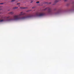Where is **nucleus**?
Returning a JSON list of instances; mask_svg holds the SVG:
<instances>
[{"mask_svg": "<svg viewBox=\"0 0 74 74\" xmlns=\"http://www.w3.org/2000/svg\"><path fill=\"white\" fill-rule=\"evenodd\" d=\"M47 15V12H41L37 13L34 15H25V13L23 12H22L19 15H14L12 18H10V17H5L2 18H0V22H6L11 21V20L19 21L21 19H25L27 18H30L33 17H36V16L42 17Z\"/></svg>", "mask_w": 74, "mask_h": 74, "instance_id": "obj_1", "label": "nucleus"}, {"mask_svg": "<svg viewBox=\"0 0 74 74\" xmlns=\"http://www.w3.org/2000/svg\"><path fill=\"white\" fill-rule=\"evenodd\" d=\"M69 11H74V6H73L72 8L71 9H70Z\"/></svg>", "mask_w": 74, "mask_h": 74, "instance_id": "obj_2", "label": "nucleus"}, {"mask_svg": "<svg viewBox=\"0 0 74 74\" xmlns=\"http://www.w3.org/2000/svg\"><path fill=\"white\" fill-rule=\"evenodd\" d=\"M58 2H59V1H56L54 2V3H53V5H54L56 4V3H57Z\"/></svg>", "mask_w": 74, "mask_h": 74, "instance_id": "obj_3", "label": "nucleus"}, {"mask_svg": "<svg viewBox=\"0 0 74 74\" xmlns=\"http://www.w3.org/2000/svg\"><path fill=\"white\" fill-rule=\"evenodd\" d=\"M44 4H51V2H49V3H48L47 2H44Z\"/></svg>", "mask_w": 74, "mask_h": 74, "instance_id": "obj_4", "label": "nucleus"}, {"mask_svg": "<svg viewBox=\"0 0 74 74\" xmlns=\"http://www.w3.org/2000/svg\"><path fill=\"white\" fill-rule=\"evenodd\" d=\"M20 8L21 9H26L27 8L26 7L23 8L22 7H21Z\"/></svg>", "mask_w": 74, "mask_h": 74, "instance_id": "obj_5", "label": "nucleus"}, {"mask_svg": "<svg viewBox=\"0 0 74 74\" xmlns=\"http://www.w3.org/2000/svg\"><path fill=\"white\" fill-rule=\"evenodd\" d=\"M18 8V7H14L13 8V9L14 10L15 9H17V8Z\"/></svg>", "mask_w": 74, "mask_h": 74, "instance_id": "obj_6", "label": "nucleus"}, {"mask_svg": "<svg viewBox=\"0 0 74 74\" xmlns=\"http://www.w3.org/2000/svg\"><path fill=\"white\" fill-rule=\"evenodd\" d=\"M9 14H13L14 12H11L9 13Z\"/></svg>", "mask_w": 74, "mask_h": 74, "instance_id": "obj_7", "label": "nucleus"}, {"mask_svg": "<svg viewBox=\"0 0 74 74\" xmlns=\"http://www.w3.org/2000/svg\"><path fill=\"white\" fill-rule=\"evenodd\" d=\"M15 0H12L11 1V2H14V1H15Z\"/></svg>", "mask_w": 74, "mask_h": 74, "instance_id": "obj_8", "label": "nucleus"}, {"mask_svg": "<svg viewBox=\"0 0 74 74\" xmlns=\"http://www.w3.org/2000/svg\"><path fill=\"white\" fill-rule=\"evenodd\" d=\"M36 3H40V2H39V1H37V2H36Z\"/></svg>", "mask_w": 74, "mask_h": 74, "instance_id": "obj_9", "label": "nucleus"}, {"mask_svg": "<svg viewBox=\"0 0 74 74\" xmlns=\"http://www.w3.org/2000/svg\"><path fill=\"white\" fill-rule=\"evenodd\" d=\"M67 1V0H64V1L65 2Z\"/></svg>", "mask_w": 74, "mask_h": 74, "instance_id": "obj_10", "label": "nucleus"}, {"mask_svg": "<svg viewBox=\"0 0 74 74\" xmlns=\"http://www.w3.org/2000/svg\"><path fill=\"white\" fill-rule=\"evenodd\" d=\"M4 4V3H0V4Z\"/></svg>", "mask_w": 74, "mask_h": 74, "instance_id": "obj_11", "label": "nucleus"}, {"mask_svg": "<svg viewBox=\"0 0 74 74\" xmlns=\"http://www.w3.org/2000/svg\"><path fill=\"white\" fill-rule=\"evenodd\" d=\"M35 8V7H32V8L34 9V8Z\"/></svg>", "mask_w": 74, "mask_h": 74, "instance_id": "obj_12", "label": "nucleus"}, {"mask_svg": "<svg viewBox=\"0 0 74 74\" xmlns=\"http://www.w3.org/2000/svg\"><path fill=\"white\" fill-rule=\"evenodd\" d=\"M55 1H59V0H55Z\"/></svg>", "mask_w": 74, "mask_h": 74, "instance_id": "obj_13", "label": "nucleus"}, {"mask_svg": "<svg viewBox=\"0 0 74 74\" xmlns=\"http://www.w3.org/2000/svg\"><path fill=\"white\" fill-rule=\"evenodd\" d=\"M18 4H20V3H17V5H18Z\"/></svg>", "mask_w": 74, "mask_h": 74, "instance_id": "obj_14", "label": "nucleus"}, {"mask_svg": "<svg viewBox=\"0 0 74 74\" xmlns=\"http://www.w3.org/2000/svg\"><path fill=\"white\" fill-rule=\"evenodd\" d=\"M1 9H0V11H1Z\"/></svg>", "mask_w": 74, "mask_h": 74, "instance_id": "obj_15", "label": "nucleus"}, {"mask_svg": "<svg viewBox=\"0 0 74 74\" xmlns=\"http://www.w3.org/2000/svg\"><path fill=\"white\" fill-rule=\"evenodd\" d=\"M59 0V1H60L61 0Z\"/></svg>", "mask_w": 74, "mask_h": 74, "instance_id": "obj_16", "label": "nucleus"}, {"mask_svg": "<svg viewBox=\"0 0 74 74\" xmlns=\"http://www.w3.org/2000/svg\"><path fill=\"white\" fill-rule=\"evenodd\" d=\"M31 3H32V2H31Z\"/></svg>", "mask_w": 74, "mask_h": 74, "instance_id": "obj_17", "label": "nucleus"}]
</instances>
